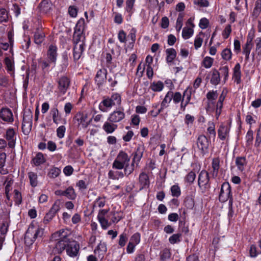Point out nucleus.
I'll return each instance as SVG.
<instances>
[{"label":"nucleus","mask_w":261,"mask_h":261,"mask_svg":"<svg viewBox=\"0 0 261 261\" xmlns=\"http://www.w3.org/2000/svg\"><path fill=\"white\" fill-rule=\"evenodd\" d=\"M45 37L44 33L39 28L36 30L34 34V42L36 44H40L44 40Z\"/></svg>","instance_id":"30"},{"label":"nucleus","mask_w":261,"mask_h":261,"mask_svg":"<svg viewBox=\"0 0 261 261\" xmlns=\"http://www.w3.org/2000/svg\"><path fill=\"white\" fill-rule=\"evenodd\" d=\"M193 32L194 31L192 29L185 27L182 31V36L184 39H188L193 35Z\"/></svg>","instance_id":"46"},{"label":"nucleus","mask_w":261,"mask_h":261,"mask_svg":"<svg viewBox=\"0 0 261 261\" xmlns=\"http://www.w3.org/2000/svg\"><path fill=\"white\" fill-rule=\"evenodd\" d=\"M141 240V234L139 232L135 233L130 238L129 242L138 245Z\"/></svg>","instance_id":"55"},{"label":"nucleus","mask_w":261,"mask_h":261,"mask_svg":"<svg viewBox=\"0 0 261 261\" xmlns=\"http://www.w3.org/2000/svg\"><path fill=\"white\" fill-rule=\"evenodd\" d=\"M58 89L61 95H64L69 88L71 81L66 76H62L57 81Z\"/></svg>","instance_id":"9"},{"label":"nucleus","mask_w":261,"mask_h":261,"mask_svg":"<svg viewBox=\"0 0 261 261\" xmlns=\"http://www.w3.org/2000/svg\"><path fill=\"white\" fill-rule=\"evenodd\" d=\"M32 112L30 109L25 110L24 112L23 116V122L22 124V129L24 134H27L29 133V131H27V133L24 132V127L25 126V123L29 124L30 126H31L32 123Z\"/></svg>","instance_id":"19"},{"label":"nucleus","mask_w":261,"mask_h":261,"mask_svg":"<svg viewBox=\"0 0 261 261\" xmlns=\"http://www.w3.org/2000/svg\"><path fill=\"white\" fill-rule=\"evenodd\" d=\"M84 24V19L81 18L77 21L76 24L73 37L74 45H79L81 42H84L81 40V38L83 37Z\"/></svg>","instance_id":"6"},{"label":"nucleus","mask_w":261,"mask_h":261,"mask_svg":"<svg viewBox=\"0 0 261 261\" xmlns=\"http://www.w3.org/2000/svg\"><path fill=\"white\" fill-rule=\"evenodd\" d=\"M181 234L180 233H175L170 236L169 238V242L171 244H175L181 242Z\"/></svg>","instance_id":"44"},{"label":"nucleus","mask_w":261,"mask_h":261,"mask_svg":"<svg viewBox=\"0 0 261 261\" xmlns=\"http://www.w3.org/2000/svg\"><path fill=\"white\" fill-rule=\"evenodd\" d=\"M211 140L204 135H200L196 140V144L200 154L204 156L209 152Z\"/></svg>","instance_id":"4"},{"label":"nucleus","mask_w":261,"mask_h":261,"mask_svg":"<svg viewBox=\"0 0 261 261\" xmlns=\"http://www.w3.org/2000/svg\"><path fill=\"white\" fill-rule=\"evenodd\" d=\"M0 117L5 121L12 122L13 121V114L11 110L8 108H2L0 111Z\"/></svg>","instance_id":"20"},{"label":"nucleus","mask_w":261,"mask_h":261,"mask_svg":"<svg viewBox=\"0 0 261 261\" xmlns=\"http://www.w3.org/2000/svg\"><path fill=\"white\" fill-rule=\"evenodd\" d=\"M51 6V3L49 0H43L39 4L40 10L44 13H47L50 10Z\"/></svg>","instance_id":"37"},{"label":"nucleus","mask_w":261,"mask_h":261,"mask_svg":"<svg viewBox=\"0 0 261 261\" xmlns=\"http://www.w3.org/2000/svg\"><path fill=\"white\" fill-rule=\"evenodd\" d=\"M105 204L106 197L99 196L94 201L93 206L95 207L97 206L98 207H103L105 205Z\"/></svg>","instance_id":"49"},{"label":"nucleus","mask_w":261,"mask_h":261,"mask_svg":"<svg viewBox=\"0 0 261 261\" xmlns=\"http://www.w3.org/2000/svg\"><path fill=\"white\" fill-rule=\"evenodd\" d=\"M121 103V97L119 93H113L111 96H105L99 105V109L103 112H107L108 109H111L115 106H120Z\"/></svg>","instance_id":"1"},{"label":"nucleus","mask_w":261,"mask_h":261,"mask_svg":"<svg viewBox=\"0 0 261 261\" xmlns=\"http://www.w3.org/2000/svg\"><path fill=\"white\" fill-rule=\"evenodd\" d=\"M195 178V172L193 171H191L190 172H189L188 174L185 176V180L186 182H187L190 184H192L194 182Z\"/></svg>","instance_id":"52"},{"label":"nucleus","mask_w":261,"mask_h":261,"mask_svg":"<svg viewBox=\"0 0 261 261\" xmlns=\"http://www.w3.org/2000/svg\"><path fill=\"white\" fill-rule=\"evenodd\" d=\"M66 131V127L64 125H61L59 126L57 129V137L59 138H63L64 137L65 133Z\"/></svg>","instance_id":"64"},{"label":"nucleus","mask_w":261,"mask_h":261,"mask_svg":"<svg viewBox=\"0 0 261 261\" xmlns=\"http://www.w3.org/2000/svg\"><path fill=\"white\" fill-rule=\"evenodd\" d=\"M207 132L209 134V138H215L216 133L215 131V125L214 123H209V126L207 128Z\"/></svg>","instance_id":"51"},{"label":"nucleus","mask_w":261,"mask_h":261,"mask_svg":"<svg viewBox=\"0 0 261 261\" xmlns=\"http://www.w3.org/2000/svg\"><path fill=\"white\" fill-rule=\"evenodd\" d=\"M230 126L221 124L218 129V137L221 140H225L229 136Z\"/></svg>","instance_id":"18"},{"label":"nucleus","mask_w":261,"mask_h":261,"mask_svg":"<svg viewBox=\"0 0 261 261\" xmlns=\"http://www.w3.org/2000/svg\"><path fill=\"white\" fill-rule=\"evenodd\" d=\"M221 71V73L222 75L224 76V81L225 82L228 77V73H229V68L227 66H225L222 67H220L219 69Z\"/></svg>","instance_id":"60"},{"label":"nucleus","mask_w":261,"mask_h":261,"mask_svg":"<svg viewBox=\"0 0 261 261\" xmlns=\"http://www.w3.org/2000/svg\"><path fill=\"white\" fill-rule=\"evenodd\" d=\"M107 75V70L105 68L98 70L95 77V81L98 87L102 86L106 82Z\"/></svg>","instance_id":"14"},{"label":"nucleus","mask_w":261,"mask_h":261,"mask_svg":"<svg viewBox=\"0 0 261 261\" xmlns=\"http://www.w3.org/2000/svg\"><path fill=\"white\" fill-rule=\"evenodd\" d=\"M134 166L135 164L133 163H132L130 165H129L128 163L125 165V166L123 168L125 176H128L133 172L134 170Z\"/></svg>","instance_id":"53"},{"label":"nucleus","mask_w":261,"mask_h":261,"mask_svg":"<svg viewBox=\"0 0 261 261\" xmlns=\"http://www.w3.org/2000/svg\"><path fill=\"white\" fill-rule=\"evenodd\" d=\"M57 47L54 45L49 46L47 53V59L49 61L55 66L57 57Z\"/></svg>","instance_id":"16"},{"label":"nucleus","mask_w":261,"mask_h":261,"mask_svg":"<svg viewBox=\"0 0 261 261\" xmlns=\"http://www.w3.org/2000/svg\"><path fill=\"white\" fill-rule=\"evenodd\" d=\"M235 164L238 170L243 172L246 167L247 161L245 156H237L235 160Z\"/></svg>","instance_id":"21"},{"label":"nucleus","mask_w":261,"mask_h":261,"mask_svg":"<svg viewBox=\"0 0 261 261\" xmlns=\"http://www.w3.org/2000/svg\"><path fill=\"white\" fill-rule=\"evenodd\" d=\"M50 114L52 116L54 123L58 125L62 120V117L57 107H54L50 110Z\"/></svg>","instance_id":"25"},{"label":"nucleus","mask_w":261,"mask_h":261,"mask_svg":"<svg viewBox=\"0 0 261 261\" xmlns=\"http://www.w3.org/2000/svg\"><path fill=\"white\" fill-rule=\"evenodd\" d=\"M61 173V170L57 167H54L50 169L48 176L51 178H55L58 177Z\"/></svg>","instance_id":"50"},{"label":"nucleus","mask_w":261,"mask_h":261,"mask_svg":"<svg viewBox=\"0 0 261 261\" xmlns=\"http://www.w3.org/2000/svg\"><path fill=\"white\" fill-rule=\"evenodd\" d=\"M220 160L219 157L214 158L212 160V167L213 170L211 172V173L213 178H215L218 176L220 167Z\"/></svg>","instance_id":"23"},{"label":"nucleus","mask_w":261,"mask_h":261,"mask_svg":"<svg viewBox=\"0 0 261 261\" xmlns=\"http://www.w3.org/2000/svg\"><path fill=\"white\" fill-rule=\"evenodd\" d=\"M46 160L44 155L41 152H38L36 156L32 159V163L36 166H38L45 162Z\"/></svg>","instance_id":"32"},{"label":"nucleus","mask_w":261,"mask_h":261,"mask_svg":"<svg viewBox=\"0 0 261 261\" xmlns=\"http://www.w3.org/2000/svg\"><path fill=\"white\" fill-rule=\"evenodd\" d=\"M9 19L8 12L5 8L0 9V23L6 22Z\"/></svg>","instance_id":"43"},{"label":"nucleus","mask_w":261,"mask_h":261,"mask_svg":"<svg viewBox=\"0 0 261 261\" xmlns=\"http://www.w3.org/2000/svg\"><path fill=\"white\" fill-rule=\"evenodd\" d=\"M218 96V94L217 91H210L206 94V98L207 99L208 102H207V107L206 108V110H208L210 108V105H214L215 102L213 101L217 99Z\"/></svg>","instance_id":"27"},{"label":"nucleus","mask_w":261,"mask_h":261,"mask_svg":"<svg viewBox=\"0 0 261 261\" xmlns=\"http://www.w3.org/2000/svg\"><path fill=\"white\" fill-rule=\"evenodd\" d=\"M85 44L81 42L79 45L75 44L73 47V56L74 61L80 59L85 49Z\"/></svg>","instance_id":"17"},{"label":"nucleus","mask_w":261,"mask_h":261,"mask_svg":"<svg viewBox=\"0 0 261 261\" xmlns=\"http://www.w3.org/2000/svg\"><path fill=\"white\" fill-rule=\"evenodd\" d=\"M67 236H68V232L64 229H61L54 233L51 235V240L59 241V240H63Z\"/></svg>","instance_id":"29"},{"label":"nucleus","mask_w":261,"mask_h":261,"mask_svg":"<svg viewBox=\"0 0 261 261\" xmlns=\"http://www.w3.org/2000/svg\"><path fill=\"white\" fill-rule=\"evenodd\" d=\"M43 234L42 228L35 227L33 224H31L25 234V244L28 246L32 245L37 239L41 238Z\"/></svg>","instance_id":"2"},{"label":"nucleus","mask_w":261,"mask_h":261,"mask_svg":"<svg viewBox=\"0 0 261 261\" xmlns=\"http://www.w3.org/2000/svg\"><path fill=\"white\" fill-rule=\"evenodd\" d=\"M115 123H112L107 120L106 121L103 126L102 129L107 134H111L113 133L118 127V125L115 124Z\"/></svg>","instance_id":"28"},{"label":"nucleus","mask_w":261,"mask_h":261,"mask_svg":"<svg viewBox=\"0 0 261 261\" xmlns=\"http://www.w3.org/2000/svg\"><path fill=\"white\" fill-rule=\"evenodd\" d=\"M192 88L188 87L184 92L182 99L180 103V109L184 111L186 106L190 103Z\"/></svg>","instance_id":"15"},{"label":"nucleus","mask_w":261,"mask_h":261,"mask_svg":"<svg viewBox=\"0 0 261 261\" xmlns=\"http://www.w3.org/2000/svg\"><path fill=\"white\" fill-rule=\"evenodd\" d=\"M233 78L234 82L239 84L241 82V65L239 63H237L234 66L233 71Z\"/></svg>","instance_id":"26"},{"label":"nucleus","mask_w":261,"mask_h":261,"mask_svg":"<svg viewBox=\"0 0 261 261\" xmlns=\"http://www.w3.org/2000/svg\"><path fill=\"white\" fill-rule=\"evenodd\" d=\"M171 256L170 250L168 248H165L160 252V257L161 261H167L170 259Z\"/></svg>","instance_id":"39"},{"label":"nucleus","mask_w":261,"mask_h":261,"mask_svg":"<svg viewBox=\"0 0 261 261\" xmlns=\"http://www.w3.org/2000/svg\"><path fill=\"white\" fill-rule=\"evenodd\" d=\"M246 139L247 145L249 146L252 144L253 139V132L251 129H249L247 133Z\"/></svg>","instance_id":"61"},{"label":"nucleus","mask_w":261,"mask_h":261,"mask_svg":"<svg viewBox=\"0 0 261 261\" xmlns=\"http://www.w3.org/2000/svg\"><path fill=\"white\" fill-rule=\"evenodd\" d=\"M139 182L142 186V188L148 187L149 185V177L144 172L141 173L139 175Z\"/></svg>","instance_id":"33"},{"label":"nucleus","mask_w":261,"mask_h":261,"mask_svg":"<svg viewBox=\"0 0 261 261\" xmlns=\"http://www.w3.org/2000/svg\"><path fill=\"white\" fill-rule=\"evenodd\" d=\"M125 117L124 109L123 107H119L109 114L108 121L112 123H118L124 119Z\"/></svg>","instance_id":"7"},{"label":"nucleus","mask_w":261,"mask_h":261,"mask_svg":"<svg viewBox=\"0 0 261 261\" xmlns=\"http://www.w3.org/2000/svg\"><path fill=\"white\" fill-rule=\"evenodd\" d=\"M130 158L124 151H120L117 155L116 159L113 163V168L116 169H122L125 165L129 163Z\"/></svg>","instance_id":"5"},{"label":"nucleus","mask_w":261,"mask_h":261,"mask_svg":"<svg viewBox=\"0 0 261 261\" xmlns=\"http://www.w3.org/2000/svg\"><path fill=\"white\" fill-rule=\"evenodd\" d=\"M15 132L13 128H9L6 132V138L8 141V145L10 148H13L15 146Z\"/></svg>","instance_id":"22"},{"label":"nucleus","mask_w":261,"mask_h":261,"mask_svg":"<svg viewBox=\"0 0 261 261\" xmlns=\"http://www.w3.org/2000/svg\"><path fill=\"white\" fill-rule=\"evenodd\" d=\"M164 85L162 82L159 81L157 82H153L151 83L149 88L154 92H160L164 88Z\"/></svg>","instance_id":"36"},{"label":"nucleus","mask_w":261,"mask_h":261,"mask_svg":"<svg viewBox=\"0 0 261 261\" xmlns=\"http://www.w3.org/2000/svg\"><path fill=\"white\" fill-rule=\"evenodd\" d=\"M221 56L223 60L229 61L232 58V52L230 49L226 48L221 53Z\"/></svg>","instance_id":"45"},{"label":"nucleus","mask_w":261,"mask_h":261,"mask_svg":"<svg viewBox=\"0 0 261 261\" xmlns=\"http://www.w3.org/2000/svg\"><path fill=\"white\" fill-rule=\"evenodd\" d=\"M232 195L231 186L228 182H223L221 186V190L219 195V200L224 203L228 200L229 197Z\"/></svg>","instance_id":"8"},{"label":"nucleus","mask_w":261,"mask_h":261,"mask_svg":"<svg viewBox=\"0 0 261 261\" xmlns=\"http://www.w3.org/2000/svg\"><path fill=\"white\" fill-rule=\"evenodd\" d=\"M212 77L210 83L215 86L218 85L220 82V72L216 69H213L212 71Z\"/></svg>","instance_id":"31"},{"label":"nucleus","mask_w":261,"mask_h":261,"mask_svg":"<svg viewBox=\"0 0 261 261\" xmlns=\"http://www.w3.org/2000/svg\"><path fill=\"white\" fill-rule=\"evenodd\" d=\"M145 150V147L143 144H138L135 151L133 153V154H135L137 155H140L143 156V154L144 151Z\"/></svg>","instance_id":"62"},{"label":"nucleus","mask_w":261,"mask_h":261,"mask_svg":"<svg viewBox=\"0 0 261 261\" xmlns=\"http://www.w3.org/2000/svg\"><path fill=\"white\" fill-rule=\"evenodd\" d=\"M214 62V59L210 57H206L203 60L202 63L203 66L206 68H209L212 67Z\"/></svg>","instance_id":"57"},{"label":"nucleus","mask_w":261,"mask_h":261,"mask_svg":"<svg viewBox=\"0 0 261 261\" xmlns=\"http://www.w3.org/2000/svg\"><path fill=\"white\" fill-rule=\"evenodd\" d=\"M4 64L6 66V69L7 72L11 75H13L15 68L13 59L9 57H6L4 59Z\"/></svg>","instance_id":"24"},{"label":"nucleus","mask_w":261,"mask_h":261,"mask_svg":"<svg viewBox=\"0 0 261 261\" xmlns=\"http://www.w3.org/2000/svg\"><path fill=\"white\" fill-rule=\"evenodd\" d=\"M14 198L15 203L18 205L20 204L22 202V196L20 192L18 190L15 189L14 191Z\"/></svg>","instance_id":"58"},{"label":"nucleus","mask_w":261,"mask_h":261,"mask_svg":"<svg viewBox=\"0 0 261 261\" xmlns=\"http://www.w3.org/2000/svg\"><path fill=\"white\" fill-rule=\"evenodd\" d=\"M80 245L79 244L74 241L70 240L66 251L67 254L71 257H77L79 256Z\"/></svg>","instance_id":"10"},{"label":"nucleus","mask_w":261,"mask_h":261,"mask_svg":"<svg viewBox=\"0 0 261 261\" xmlns=\"http://www.w3.org/2000/svg\"><path fill=\"white\" fill-rule=\"evenodd\" d=\"M198 185L201 193H205L211 188L210 176L208 173L205 170H202L198 175Z\"/></svg>","instance_id":"3"},{"label":"nucleus","mask_w":261,"mask_h":261,"mask_svg":"<svg viewBox=\"0 0 261 261\" xmlns=\"http://www.w3.org/2000/svg\"><path fill=\"white\" fill-rule=\"evenodd\" d=\"M172 195L174 197H179L181 194L180 187L177 185H174L171 187Z\"/></svg>","instance_id":"54"},{"label":"nucleus","mask_w":261,"mask_h":261,"mask_svg":"<svg viewBox=\"0 0 261 261\" xmlns=\"http://www.w3.org/2000/svg\"><path fill=\"white\" fill-rule=\"evenodd\" d=\"M87 115L82 112H77L74 117V119L77 122L78 125H82L83 128H87L92 121L91 119L87 121Z\"/></svg>","instance_id":"13"},{"label":"nucleus","mask_w":261,"mask_h":261,"mask_svg":"<svg viewBox=\"0 0 261 261\" xmlns=\"http://www.w3.org/2000/svg\"><path fill=\"white\" fill-rule=\"evenodd\" d=\"M128 239L126 233H122L119 236V240L118 242V244L120 247H123L125 246L126 242H127Z\"/></svg>","instance_id":"59"},{"label":"nucleus","mask_w":261,"mask_h":261,"mask_svg":"<svg viewBox=\"0 0 261 261\" xmlns=\"http://www.w3.org/2000/svg\"><path fill=\"white\" fill-rule=\"evenodd\" d=\"M64 196H66L69 199L74 200L76 197V194L72 187H69L64 191Z\"/></svg>","instance_id":"35"},{"label":"nucleus","mask_w":261,"mask_h":261,"mask_svg":"<svg viewBox=\"0 0 261 261\" xmlns=\"http://www.w3.org/2000/svg\"><path fill=\"white\" fill-rule=\"evenodd\" d=\"M107 251V245L105 243L100 242L95 249L94 252L95 254H97L99 252H102V254L105 253Z\"/></svg>","instance_id":"48"},{"label":"nucleus","mask_w":261,"mask_h":261,"mask_svg":"<svg viewBox=\"0 0 261 261\" xmlns=\"http://www.w3.org/2000/svg\"><path fill=\"white\" fill-rule=\"evenodd\" d=\"M70 240L68 238V236H67L64 238L63 240L58 241L53 249L54 252L57 254L62 253L64 250L66 249Z\"/></svg>","instance_id":"12"},{"label":"nucleus","mask_w":261,"mask_h":261,"mask_svg":"<svg viewBox=\"0 0 261 261\" xmlns=\"http://www.w3.org/2000/svg\"><path fill=\"white\" fill-rule=\"evenodd\" d=\"M135 0H126L125 10L128 13L129 17H131L132 15L134 13V6Z\"/></svg>","instance_id":"41"},{"label":"nucleus","mask_w":261,"mask_h":261,"mask_svg":"<svg viewBox=\"0 0 261 261\" xmlns=\"http://www.w3.org/2000/svg\"><path fill=\"white\" fill-rule=\"evenodd\" d=\"M112 214L113 217L111 221L113 223H117L123 218V213L121 211H113Z\"/></svg>","instance_id":"40"},{"label":"nucleus","mask_w":261,"mask_h":261,"mask_svg":"<svg viewBox=\"0 0 261 261\" xmlns=\"http://www.w3.org/2000/svg\"><path fill=\"white\" fill-rule=\"evenodd\" d=\"M261 12V0H257L255 2V7L253 9L252 15L257 17Z\"/></svg>","instance_id":"47"},{"label":"nucleus","mask_w":261,"mask_h":261,"mask_svg":"<svg viewBox=\"0 0 261 261\" xmlns=\"http://www.w3.org/2000/svg\"><path fill=\"white\" fill-rule=\"evenodd\" d=\"M167 55L166 61L167 63H171L176 57V51L173 48H168L166 50Z\"/></svg>","instance_id":"34"},{"label":"nucleus","mask_w":261,"mask_h":261,"mask_svg":"<svg viewBox=\"0 0 261 261\" xmlns=\"http://www.w3.org/2000/svg\"><path fill=\"white\" fill-rule=\"evenodd\" d=\"M171 96H173L172 99L175 104H177L180 102L182 98L181 93L179 92L173 93L171 91Z\"/></svg>","instance_id":"56"},{"label":"nucleus","mask_w":261,"mask_h":261,"mask_svg":"<svg viewBox=\"0 0 261 261\" xmlns=\"http://www.w3.org/2000/svg\"><path fill=\"white\" fill-rule=\"evenodd\" d=\"M98 220L100 223L102 228L103 229H107L111 224V223H109L108 220L105 218H99L98 219Z\"/></svg>","instance_id":"63"},{"label":"nucleus","mask_w":261,"mask_h":261,"mask_svg":"<svg viewBox=\"0 0 261 261\" xmlns=\"http://www.w3.org/2000/svg\"><path fill=\"white\" fill-rule=\"evenodd\" d=\"M184 205L187 209L192 210L195 206L194 198L191 196H187L184 200Z\"/></svg>","instance_id":"38"},{"label":"nucleus","mask_w":261,"mask_h":261,"mask_svg":"<svg viewBox=\"0 0 261 261\" xmlns=\"http://www.w3.org/2000/svg\"><path fill=\"white\" fill-rule=\"evenodd\" d=\"M28 176L31 185L33 187H36L38 184L37 174L33 172H29Z\"/></svg>","instance_id":"42"},{"label":"nucleus","mask_w":261,"mask_h":261,"mask_svg":"<svg viewBox=\"0 0 261 261\" xmlns=\"http://www.w3.org/2000/svg\"><path fill=\"white\" fill-rule=\"evenodd\" d=\"M60 210V202L56 201L49 212L46 214L43 219V223L45 224L49 223Z\"/></svg>","instance_id":"11"}]
</instances>
